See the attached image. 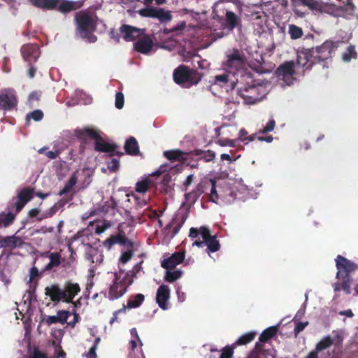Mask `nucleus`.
<instances>
[{
	"mask_svg": "<svg viewBox=\"0 0 358 358\" xmlns=\"http://www.w3.org/2000/svg\"><path fill=\"white\" fill-rule=\"evenodd\" d=\"M153 184L154 181L150 177H148L136 183V191L139 193H145Z\"/></svg>",
	"mask_w": 358,
	"mask_h": 358,
	"instance_id": "obj_34",
	"label": "nucleus"
},
{
	"mask_svg": "<svg viewBox=\"0 0 358 358\" xmlns=\"http://www.w3.org/2000/svg\"><path fill=\"white\" fill-rule=\"evenodd\" d=\"M334 48L332 41H326L320 46L301 51L298 54L296 64L304 70H310L316 64H320L322 69H328Z\"/></svg>",
	"mask_w": 358,
	"mask_h": 358,
	"instance_id": "obj_1",
	"label": "nucleus"
},
{
	"mask_svg": "<svg viewBox=\"0 0 358 358\" xmlns=\"http://www.w3.org/2000/svg\"><path fill=\"white\" fill-rule=\"evenodd\" d=\"M324 13L336 17H342L345 19H351L355 16V6L352 2H348L343 6L326 3Z\"/></svg>",
	"mask_w": 358,
	"mask_h": 358,
	"instance_id": "obj_8",
	"label": "nucleus"
},
{
	"mask_svg": "<svg viewBox=\"0 0 358 358\" xmlns=\"http://www.w3.org/2000/svg\"><path fill=\"white\" fill-rule=\"evenodd\" d=\"M275 74L278 80L283 82L282 85H291L294 80V62L289 61L280 64L275 70Z\"/></svg>",
	"mask_w": 358,
	"mask_h": 358,
	"instance_id": "obj_9",
	"label": "nucleus"
},
{
	"mask_svg": "<svg viewBox=\"0 0 358 358\" xmlns=\"http://www.w3.org/2000/svg\"><path fill=\"white\" fill-rule=\"evenodd\" d=\"M138 14L142 17L155 18V7H148V8H142L138 10Z\"/></svg>",
	"mask_w": 358,
	"mask_h": 358,
	"instance_id": "obj_52",
	"label": "nucleus"
},
{
	"mask_svg": "<svg viewBox=\"0 0 358 358\" xmlns=\"http://www.w3.org/2000/svg\"><path fill=\"white\" fill-rule=\"evenodd\" d=\"M182 274V272L180 270L169 271H166L164 279L165 281L169 282H173L176 280L179 279Z\"/></svg>",
	"mask_w": 358,
	"mask_h": 358,
	"instance_id": "obj_44",
	"label": "nucleus"
},
{
	"mask_svg": "<svg viewBox=\"0 0 358 358\" xmlns=\"http://www.w3.org/2000/svg\"><path fill=\"white\" fill-rule=\"evenodd\" d=\"M133 252L131 250H127L122 253L120 257V262L124 264L128 262L132 257Z\"/></svg>",
	"mask_w": 358,
	"mask_h": 358,
	"instance_id": "obj_58",
	"label": "nucleus"
},
{
	"mask_svg": "<svg viewBox=\"0 0 358 358\" xmlns=\"http://www.w3.org/2000/svg\"><path fill=\"white\" fill-rule=\"evenodd\" d=\"M71 315V313L68 310H59L57 313V315L59 319V323L63 324L67 323V320Z\"/></svg>",
	"mask_w": 358,
	"mask_h": 358,
	"instance_id": "obj_56",
	"label": "nucleus"
},
{
	"mask_svg": "<svg viewBox=\"0 0 358 358\" xmlns=\"http://www.w3.org/2000/svg\"><path fill=\"white\" fill-rule=\"evenodd\" d=\"M236 139H229L228 138H221L217 141V144L220 146H229L231 148H234L236 145Z\"/></svg>",
	"mask_w": 358,
	"mask_h": 358,
	"instance_id": "obj_51",
	"label": "nucleus"
},
{
	"mask_svg": "<svg viewBox=\"0 0 358 358\" xmlns=\"http://www.w3.org/2000/svg\"><path fill=\"white\" fill-rule=\"evenodd\" d=\"M145 296L142 294H137L133 298H130L127 301V307L135 308L139 307L143 302Z\"/></svg>",
	"mask_w": 358,
	"mask_h": 358,
	"instance_id": "obj_41",
	"label": "nucleus"
},
{
	"mask_svg": "<svg viewBox=\"0 0 358 358\" xmlns=\"http://www.w3.org/2000/svg\"><path fill=\"white\" fill-rule=\"evenodd\" d=\"M17 99L15 92L12 89H6L0 93V109L11 110L17 106Z\"/></svg>",
	"mask_w": 358,
	"mask_h": 358,
	"instance_id": "obj_13",
	"label": "nucleus"
},
{
	"mask_svg": "<svg viewBox=\"0 0 358 358\" xmlns=\"http://www.w3.org/2000/svg\"><path fill=\"white\" fill-rule=\"evenodd\" d=\"M44 114L41 110L36 109L32 112H30L26 115V121L29 122L31 119L34 121H40L43 118Z\"/></svg>",
	"mask_w": 358,
	"mask_h": 358,
	"instance_id": "obj_46",
	"label": "nucleus"
},
{
	"mask_svg": "<svg viewBox=\"0 0 358 358\" xmlns=\"http://www.w3.org/2000/svg\"><path fill=\"white\" fill-rule=\"evenodd\" d=\"M278 327L276 326H271L270 327H268L265 330L262 331L261 334L259 341L261 343H266L268 342L271 338L274 337L277 332H278Z\"/></svg>",
	"mask_w": 358,
	"mask_h": 358,
	"instance_id": "obj_32",
	"label": "nucleus"
},
{
	"mask_svg": "<svg viewBox=\"0 0 358 358\" xmlns=\"http://www.w3.org/2000/svg\"><path fill=\"white\" fill-rule=\"evenodd\" d=\"M155 18L158 19L161 22H169L172 16L170 11L165 10L162 8H155Z\"/></svg>",
	"mask_w": 358,
	"mask_h": 358,
	"instance_id": "obj_38",
	"label": "nucleus"
},
{
	"mask_svg": "<svg viewBox=\"0 0 358 358\" xmlns=\"http://www.w3.org/2000/svg\"><path fill=\"white\" fill-rule=\"evenodd\" d=\"M308 322H296L294 330L295 336L296 337L298 336V334L301 331H302L306 328V326H308Z\"/></svg>",
	"mask_w": 358,
	"mask_h": 358,
	"instance_id": "obj_60",
	"label": "nucleus"
},
{
	"mask_svg": "<svg viewBox=\"0 0 358 358\" xmlns=\"http://www.w3.org/2000/svg\"><path fill=\"white\" fill-rule=\"evenodd\" d=\"M94 144V150L97 152L109 153L110 156L117 155L120 157L124 155V153L122 152L116 151L117 148H118L116 144L106 142L103 141L101 136V138L96 140Z\"/></svg>",
	"mask_w": 358,
	"mask_h": 358,
	"instance_id": "obj_15",
	"label": "nucleus"
},
{
	"mask_svg": "<svg viewBox=\"0 0 358 358\" xmlns=\"http://www.w3.org/2000/svg\"><path fill=\"white\" fill-rule=\"evenodd\" d=\"M76 31L88 43H95L97 36L93 33L96 29V22L87 10H82L75 15Z\"/></svg>",
	"mask_w": 358,
	"mask_h": 358,
	"instance_id": "obj_3",
	"label": "nucleus"
},
{
	"mask_svg": "<svg viewBox=\"0 0 358 358\" xmlns=\"http://www.w3.org/2000/svg\"><path fill=\"white\" fill-rule=\"evenodd\" d=\"M209 185H210V183L208 182V180L201 181L196 185L194 190L185 194L186 198L196 201L203 193L208 191Z\"/></svg>",
	"mask_w": 358,
	"mask_h": 358,
	"instance_id": "obj_25",
	"label": "nucleus"
},
{
	"mask_svg": "<svg viewBox=\"0 0 358 358\" xmlns=\"http://www.w3.org/2000/svg\"><path fill=\"white\" fill-rule=\"evenodd\" d=\"M200 234L206 242L205 245L207 246V252H215L220 250V244L217 240L216 236L210 235V230L206 227H201L200 228Z\"/></svg>",
	"mask_w": 358,
	"mask_h": 358,
	"instance_id": "obj_14",
	"label": "nucleus"
},
{
	"mask_svg": "<svg viewBox=\"0 0 358 358\" xmlns=\"http://www.w3.org/2000/svg\"><path fill=\"white\" fill-rule=\"evenodd\" d=\"M116 244L120 245H132V243L127 238L124 231H121L116 235H111L103 242V245L108 248H110Z\"/></svg>",
	"mask_w": 358,
	"mask_h": 358,
	"instance_id": "obj_22",
	"label": "nucleus"
},
{
	"mask_svg": "<svg viewBox=\"0 0 358 358\" xmlns=\"http://www.w3.org/2000/svg\"><path fill=\"white\" fill-rule=\"evenodd\" d=\"M291 5L293 7V11L296 15L303 17L305 13L301 11L299 7H307L312 11L324 13L326 2L318 0H290Z\"/></svg>",
	"mask_w": 358,
	"mask_h": 358,
	"instance_id": "obj_7",
	"label": "nucleus"
},
{
	"mask_svg": "<svg viewBox=\"0 0 358 358\" xmlns=\"http://www.w3.org/2000/svg\"><path fill=\"white\" fill-rule=\"evenodd\" d=\"M20 53L23 59L31 64L35 63L41 55L39 46L36 43H27L23 45L20 48Z\"/></svg>",
	"mask_w": 358,
	"mask_h": 358,
	"instance_id": "obj_12",
	"label": "nucleus"
},
{
	"mask_svg": "<svg viewBox=\"0 0 358 358\" xmlns=\"http://www.w3.org/2000/svg\"><path fill=\"white\" fill-rule=\"evenodd\" d=\"M196 156L199 157V159H203L206 162H210L214 160L215 157V153L213 150H208L206 151H202L201 150H195L192 152Z\"/></svg>",
	"mask_w": 358,
	"mask_h": 358,
	"instance_id": "obj_35",
	"label": "nucleus"
},
{
	"mask_svg": "<svg viewBox=\"0 0 358 358\" xmlns=\"http://www.w3.org/2000/svg\"><path fill=\"white\" fill-rule=\"evenodd\" d=\"M261 87V85H244L238 88V94L247 103H256L262 98V96H261L259 93V88Z\"/></svg>",
	"mask_w": 358,
	"mask_h": 358,
	"instance_id": "obj_11",
	"label": "nucleus"
},
{
	"mask_svg": "<svg viewBox=\"0 0 358 358\" xmlns=\"http://www.w3.org/2000/svg\"><path fill=\"white\" fill-rule=\"evenodd\" d=\"M255 336V333L254 332H248L243 335H242L234 343V347H236L237 345H246L251 342Z\"/></svg>",
	"mask_w": 358,
	"mask_h": 358,
	"instance_id": "obj_42",
	"label": "nucleus"
},
{
	"mask_svg": "<svg viewBox=\"0 0 358 358\" xmlns=\"http://www.w3.org/2000/svg\"><path fill=\"white\" fill-rule=\"evenodd\" d=\"M120 31L123 34V38L126 41H133L138 37L144 34L145 29H139L129 24H122L120 27Z\"/></svg>",
	"mask_w": 358,
	"mask_h": 358,
	"instance_id": "obj_17",
	"label": "nucleus"
},
{
	"mask_svg": "<svg viewBox=\"0 0 358 358\" xmlns=\"http://www.w3.org/2000/svg\"><path fill=\"white\" fill-rule=\"evenodd\" d=\"M123 271L120 268L119 273H115L113 285L109 288L108 298L110 300H115L123 296L127 288L133 283L134 273L130 274L127 272L124 276L120 279L121 273Z\"/></svg>",
	"mask_w": 358,
	"mask_h": 358,
	"instance_id": "obj_5",
	"label": "nucleus"
},
{
	"mask_svg": "<svg viewBox=\"0 0 358 358\" xmlns=\"http://www.w3.org/2000/svg\"><path fill=\"white\" fill-rule=\"evenodd\" d=\"M117 207V202L113 196H110L108 201L100 207L99 210L103 213H108L110 210H114Z\"/></svg>",
	"mask_w": 358,
	"mask_h": 358,
	"instance_id": "obj_43",
	"label": "nucleus"
},
{
	"mask_svg": "<svg viewBox=\"0 0 358 358\" xmlns=\"http://www.w3.org/2000/svg\"><path fill=\"white\" fill-rule=\"evenodd\" d=\"M153 45L152 39L149 36H144L134 43V49L139 53L148 55Z\"/></svg>",
	"mask_w": 358,
	"mask_h": 358,
	"instance_id": "obj_20",
	"label": "nucleus"
},
{
	"mask_svg": "<svg viewBox=\"0 0 358 358\" xmlns=\"http://www.w3.org/2000/svg\"><path fill=\"white\" fill-rule=\"evenodd\" d=\"M288 34L292 40H296L302 37L303 31L301 27L292 24H289Z\"/></svg>",
	"mask_w": 358,
	"mask_h": 358,
	"instance_id": "obj_40",
	"label": "nucleus"
},
{
	"mask_svg": "<svg viewBox=\"0 0 358 358\" xmlns=\"http://www.w3.org/2000/svg\"><path fill=\"white\" fill-rule=\"evenodd\" d=\"M57 322H59V319L58 318L57 315L48 316L45 320V323L48 325L56 324Z\"/></svg>",
	"mask_w": 358,
	"mask_h": 358,
	"instance_id": "obj_64",
	"label": "nucleus"
},
{
	"mask_svg": "<svg viewBox=\"0 0 358 358\" xmlns=\"http://www.w3.org/2000/svg\"><path fill=\"white\" fill-rule=\"evenodd\" d=\"M15 215L13 213H0V228L8 227L11 225L15 220Z\"/></svg>",
	"mask_w": 358,
	"mask_h": 358,
	"instance_id": "obj_36",
	"label": "nucleus"
},
{
	"mask_svg": "<svg viewBox=\"0 0 358 358\" xmlns=\"http://www.w3.org/2000/svg\"><path fill=\"white\" fill-rule=\"evenodd\" d=\"M264 345L259 343L255 344V348L252 350L248 358H260L261 354H264Z\"/></svg>",
	"mask_w": 358,
	"mask_h": 358,
	"instance_id": "obj_48",
	"label": "nucleus"
},
{
	"mask_svg": "<svg viewBox=\"0 0 358 358\" xmlns=\"http://www.w3.org/2000/svg\"><path fill=\"white\" fill-rule=\"evenodd\" d=\"M119 166L120 162L117 159L113 158L110 162H108V169L112 172H115L117 171Z\"/></svg>",
	"mask_w": 358,
	"mask_h": 358,
	"instance_id": "obj_59",
	"label": "nucleus"
},
{
	"mask_svg": "<svg viewBox=\"0 0 358 358\" xmlns=\"http://www.w3.org/2000/svg\"><path fill=\"white\" fill-rule=\"evenodd\" d=\"M0 244L1 247L14 249L21 246L22 241L20 237L10 236L1 238L0 240Z\"/></svg>",
	"mask_w": 358,
	"mask_h": 358,
	"instance_id": "obj_30",
	"label": "nucleus"
},
{
	"mask_svg": "<svg viewBox=\"0 0 358 358\" xmlns=\"http://www.w3.org/2000/svg\"><path fill=\"white\" fill-rule=\"evenodd\" d=\"M35 7L43 10H55L60 0H29Z\"/></svg>",
	"mask_w": 358,
	"mask_h": 358,
	"instance_id": "obj_27",
	"label": "nucleus"
},
{
	"mask_svg": "<svg viewBox=\"0 0 358 358\" xmlns=\"http://www.w3.org/2000/svg\"><path fill=\"white\" fill-rule=\"evenodd\" d=\"M185 259L184 252H176L171 257L164 259L161 262L162 268L169 270L174 268L178 264L182 263Z\"/></svg>",
	"mask_w": 358,
	"mask_h": 358,
	"instance_id": "obj_21",
	"label": "nucleus"
},
{
	"mask_svg": "<svg viewBox=\"0 0 358 358\" xmlns=\"http://www.w3.org/2000/svg\"><path fill=\"white\" fill-rule=\"evenodd\" d=\"M275 127V121L274 119H270L268 122L266 123V126L259 131V134H267L273 131Z\"/></svg>",
	"mask_w": 358,
	"mask_h": 358,
	"instance_id": "obj_53",
	"label": "nucleus"
},
{
	"mask_svg": "<svg viewBox=\"0 0 358 358\" xmlns=\"http://www.w3.org/2000/svg\"><path fill=\"white\" fill-rule=\"evenodd\" d=\"M80 292V287L78 283L66 281L63 287L58 283H53L46 287L45 295L55 303L60 301L71 303H73V299Z\"/></svg>",
	"mask_w": 358,
	"mask_h": 358,
	"instance_id": "obj_2",
	"label": "nucleus"
},
{
	"mask_svg": "<svg viewBox=\"0 0 358 358\" xmlns=\"http://www.w3.org/2000/svg\"><path fill=\"white\" fill-rule=\"evenodd\" d=\"M335 262L338 270L336 273L337 279H341L343 276H350L351 273L358 269V264L341 255L336 257Z\"/></svg>",
	"mask_w": 358,
	"mask_h": 358,
	"instance_id": "obj_10",
	"label": "nucleus"
},
{
	"mask_svg": "<svg viewBox=\"0 0 358 358\" xmlns=\"http://www.w3.org/2000/svg\"><path fill=\"white\" fill-rule=\"evenodd\" d=\"M75 136L82 141H85L87 138L94 139L95 141L98 138H101L99 131L90 127H85L83 129H76L74 131Z\"/></svg>",
	"mask_w": 358,
	"mask_h": 358,
	"instance_id": "obj_23",
	"label": "nucleus"
},
{
	"mask_svg": "<svg viewBox=\"0 0 358 358\" xmlns=\"http://www.w3.org/2000/svg\"><path fill=\"white\" fill-rule=\"evenodd\" d=\"M124 96L123 93L122 92H117L115 94V107L117 109H122L124 106Z\"/></svg>",
	"mask_w": 358,
	"mask_h": 358,
	"instance_id": "obj_57",
	"label": "nucleus"
},
{
	"mask_svg": "<svg viewBox=\"0 0 358 358\" xmlns=\"http://www.w3.org/2000/svg\"><path fill=\"white\" fill-rule=\"evenodd\" d=\"M255 139H256V134L248 135V131L244 128H242L239 131L238 138V141H248L249 142H251V141H253Z\"/></svg>",
	"mask_w": 358,
	"mask_h": 358,
	"instance_id": "obj_47",
	"label": "nucleus"
},
{
	"mask_svg": "<svg viewBox=\"0 0 358 358\" xmlns=\"http://www.w3.org/2000/svg\"><path fill=\"white\" fill-rule=\"evenodd\" d=\"M45 257L50 259L49 263L45 266V270L50 271L55 267H57L61 264L62 256L59 252H47L44 254Z\"/></svg>",
	"mask_w": 358,
	"mask_h": 358,
	"instance_id": "obj_31",
	"label": "nucleus"
},
{
	"mask_svg": "<svg viewBox=\"0 0 358 358\" xmlns=\"http://www.w3.org/2000/svg\"><path fill=\"white\" fill-rule=\"evenodd\" d=\"M55 213V210L50 208L45 213L40 215V210L38 208H32L28 212V217L30 218L37 217L38 221H41L45 218L50 217Z\"/></svg>",
	"mask_w": 358,
	"mask_h": 358,
	"instance_id": "obj_33",
	"label": "nucleus"
},
{
	"mask_svg": "<svg viewBox=\"0 0 358 358\" xmlns=\"http://www.w3.org/2000/svg\"><path fill=\"white\" fill-rule=\"evenodd\" d=\"M229 81V76L226 73L217 75L215 76L214 83L220 86H223Z\"/></svg>",
	"mask_w": 358,
	"mask_h": 358,
	"instance_id": "obj_54",
	"label": "nucleus"
},
{
	"mask_svg": "<svg viewBox=\"0 0 358 358\" xmlns=\"http://www.w3.org/2000/svg\"><path fill=\"white\" fill-rule=\"evenodd\" d=\"M227 57L224 66L229 71L235 73V71H241L245 69L247 59L245 54L240 50L233 49Z\"/></svg>",
	"mask_w": 358,
	"mask_h": 358,
	"instance_id": "obj_6",
	"label": "nucleus"
},
{
	"mask_svg": "<svg viewBox=\"0 0 358 358\" xmlns=\"http://www.w3.org/2000/svg\"><path fill=\"white\" fill-rule=\"evenodd\" d=\"M83 6L80 1H73L69 0H60L56 9L62 13H69L73 10H78Z\"/></svg>",
	"mask_w": 358,
	"mask_h": 358,
	"instance_id": "obj_24",
	"label": "nucleus"
},
{
	"mask_svg": "<svg viewBox=\"0 0 358 358\" xmlns=\"http://www.w3.org/2000/svg\"><path fill=\"white\" fill-rule=\"evenodd\" d=\"M338 280L341 281H338L333 285L334 291L338 292L342 289L347 295L350 294L351 284L352 282L351 277L343 276V278H341V279Z\"/></svg>",
	"mask_w": 358,
	"mask_h": 358,
	"instance_id": "obj_26",
	"label": "nucleus"
},
{
	"mask_svg": "<svg viewBox=\"0 0 358 358\" xmlns=\"http://www.w3.org/2000/svg\"><path fill=\"white\" fill-rule=\"evenodd\" d=\"M34 189L29 187L22 189L17 194V201L14 203L16 213H19L34 196Z\"/></svg>",
	"mask_w": 358,
	"mask_h": 358,
	"instance_id": "obj_16",
	"label": "nucleus"
},
{
	"mask_svg": "<svg viewBox=\"0 0 358 358\" xmlns=\"http://www.w3.org/2000/svg\"><path fill=\"white\" fill-rule=\"evenodd\" d=\"M234 343L231 345H227L222 350L220 355H218L219 358H231L234 354Z\"/></svg>",
	"mask_w": 358,
	"mask_h": 358,
	"instance_id": "obj_50",
	"label": "nucleus"
},
{
	"mask_svg": "<svg viewBox=\"0 0 358 358\" xmlns=\"http://www.w3.org/2000/svg\"><path fill=\"white\" fill-rule=\"evenodd\" d=\"M184 155H185V152L178 149L167 150L164 152V156L167 159H169L171 162H175L176 160H180V161L184 160V159L182 158V156Z\"/></svg>",
	"mask_w": 358,
	"mask_h": 358,
	"instance_id": "obj_37",
	"label": "nucleus"
},
{
	"mask_svg": "<svg viewBox=\"0 0 358 358\" xmlns=\"http://www.w3.org/2000/svg\"><path fill=\"white\" fill-rule=\"evenodd\" d=\"M170 292V288L166 285H160L157 290L156 302L162 310H167L169 308Z\"/></svg>",
	"mask_w": 358,
	"mask_h": 358,
	"instance_id": "obj_18",
	"label": "nucleus"
},
{
	"mask_svg": "<svg viewBox=\"0 0 358 358\" xmlns=\"http://www.w3.org/2000/svg\"><path fill=\"white\" fill-rule=\"evenodd\" d=\"M110 221L104 220L101 224H97L95 229V233L101 234L103 233L107 229L111 227Z\"/></svg>",
	"mask_w": 358,
	"mask_h": 358,
	"instance_id": "obj_55",
	"label": "nucleus"
},
{
	"mask_svg": "<svg viewBox=\"0 0 358 358\" xmlns=\"http://www.w3.org/2000/svg\"><path fill=\"white\" fill-rule=\"evenodd\" d=\"M357 53L355 51L353 45L348 47L346 50L343 54V59L345 62H349L352 58H356Z\"/></svg>",
	"mask_w": 358,
	"mask_h": 358,
	"instance_id": "obj_49",
	"label": "nucleus"
},
{
	"mask_svg": "<svg viewBox=\"0 0 358 358\" xmlns=\"http://www.w3.org/2000/svg\"><path fill=\"white\" fill-rule=\"evenodd\" d=\"M203 75L197 70L191 69L185 65H180L173 71V78L174 82L182 87L189 88L197 85L201 80Z\"/></svg>",
	"mask_w": 358,
	"mask_h": 358,
	"instance_id": "obj_4",
	"label": "nucleus"
},
{
	"mask_svg": "<svg viewBox=\"0 0 358 358\" xmlns=\"http://www.w3.org/2000/svg\"><path fill=\"white\" fill-rule=\"evenodd\" d=\"M185 221V217H182L181 218V220L178 222L174 227H173V231H172V235H171V237H173L175 236L180 231V229H181L182 226L183 225L184 222Z\"/></svg>",
	"mask_w": 358,
	"mask_h": 358,
	"instance_id": "obj_61",
	"label": "nucleus"
},
{
	"mask_svg": "<svg viewBox=\"0 0 358 358\" xmlns=\"http://www.w3.org/2000/svg\"><path fill=\"white\" fill-rule=\"evenodd\" d=\"M132 339L129 343V355L128 356L136 355L138 352L143 353L142 350L143 343L138 335L136 328L130 330Z\"/></svg>",
	"mask_w": 358,
	"mask_h": 358,
	"instance_id": "obj_19",
	"label": "nucleus"
},
{
	"mask_svg": "<svg viewBox=\"0 0 358 358\" xmlns=\"http://www.w3.org/2000/svg\"><path fill=\"white\" fill-rule=\"evenodd\" d=\"M332 344L333 339L330 336H326L316 345L315 349L314 350L317 352H319L329 348Z\"/></svg>",
	"mask_w": 358,
	"mask_h": 358,
	"instance_id": "obj_45",
	"label": "nucleus"
},
{
	"mask_svg": "<svg viewBox=\"0 0 358 358\" xmlns=\"http://www.w3.org/2000/svg\"><path fill=\"white\" fill-rule=\"evenodd\" d=\"M73 315V320L69 322H68V325L70 326L71 328H74L76 325V324L80 320V317L78 313H77L75 310L71 313Z\"/></svg>",
	"mask_w": 358,
	"mask_h": 358,
	"instance_id": "obj_62",
	"label": "nucleus"
},
{
	"mask_svg": "<svg viewBox=\"0 0 358 358\" xmlns=\"http://www.w3.org/2000/svg\"><path fill=\"white\" fill-rule=\"evenodd\" d=\"M208 182L210 183L208 187L209 190V201L217 203L219 199V194L217 192L216 181L214 179H208Z\"/></svg>",
	"mask_w": 358,
	"mask_h": 358,
	"instance_id": "obj_39",
	"label": "nucleus"
},
{
	"mask_svg": "<svg viewBox=\"0 0 358 358\" xmlns=\"http://www.w3.org/2000/svg\"><path fill=\"white\" fill-rule=\"evenodd\" d=\"M125 152L131 156H136L140 153L139 147L136 139L131 136L124 143Z\"/></svg>",
	"mask_w": 358,
	"mask_h": 358,
	"instance_id": "obj_29",
	"label": "nucleus"
},
{
	"mask_svg": "<svg viewBox=\"0 0 358 358\" xmlns=\"http://www.w3.org/2000/svg\"><path fill=\"white\" fill-rule=\"evenodd\" d=\"M30 358H48V357L45 353L41 352L38 349H35L33 352L32 355L30 357Z\"/></svg>",
	"mask_w": 358,
	"mask_h": 358,
	"instance_id": "obj_63",
	"label": "nucleus"
},
{
	"mask_svg": "<svg viewBox=\"0 0 358 358\" xmlns=\"http://www.w3.org/2000/svg\"><path fill=\"white\" fill-rule=\"evenodd\" d=\"M241 19L232 11L226 9L225 13V27L233 30L241 24Z\"/></svg>",
	"mask_w": 358,
	"mask_h": 358,
	"instance_id": "obj_28",
	"label": "nucleus"
}]
</instances>
